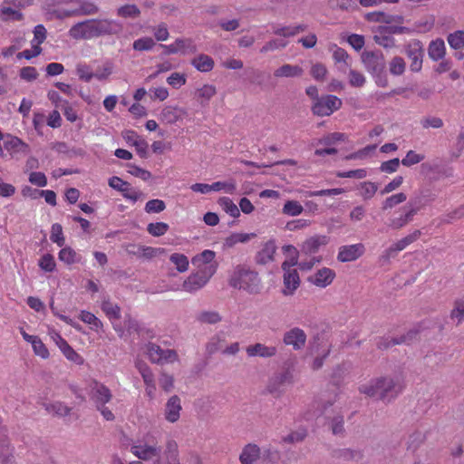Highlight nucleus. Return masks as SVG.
Here are the masks:
<instances>
[{
  "instance_id": "1",
  "label": "nucleus",
  "mask_w": 464,
  "mask_h": 464,
  "mask_svg": "<svg viewBox=\"0 0 464 464\" xmlns=\"http://www.w3.org/2000/svg\"><path fill=\"white\" fill-rule=\"evenodd\" d=\"M403 378L399 375H382L371 379L359 386L360 393L388 404L393 401L404 390Z\"/></svg>"
},
{
  "instance_id": "2",
  "label": "nucleus",
  "mask_w": 464,
  "mask_h": 464,
  "mask_svg": "<svg viewBox=\"0 0 464 464\" xmlns=\"http://www.w3.org/2000/svg\"><path fill=\"white\" fill-rule=\"evenodd\" d=\"M361 59L367 72L374 78L375 83L379 87H386L388 85V78L385 72L386 62L382 51L365 50L362 53Z\"/></svg>"
},
{
  "instance_id": "3",
  "label": "nucleus",
  "mask_w": 464,
  "mask_h": 464,
  "mask_svg": "<svg viewBox=\"0 0 464 464\" xmlns=\"http://www.w3.org/2000/svg\"><path fill=\"white\" fill-rule=\"evenodd\" d=\"M229 285L237 289H243L251 295L261 292V280L258 274L243 266H237L229 279Z\"/></svg>"
},
{
  "instance_id": "4",
  "label": "nucleus",
  "mask_w": 464,
  "mask_h": 464,
  "mask_svg": "<svg viewBox=\"0 0 464 464\" xmlns=\"http://www.w3.org/2000/svg\"><path fill=\"white\" fill-rule=\"evenodd\" d=\"M217 266L200 267L196 273H192L182 285L183 290L193 293L201 289L209 281L210 277L216 273Z\"/></svg>"
},
{
  "instance_id": "5",
  "label": "nucleus",
  "mask_w": 464,
  "mask_h": 464,
  "mask_svg": "<svg viewBox=\"0 0 464 464\" xmlns=\"http://www.w3.org/2000/svg\"><path fill=\"white\" fill-rule=\"evenodd\" d=\"M438 193L434 188L423 186L420 188L407 203V208H411L418 213L424 207L436 200Z\"/></svg>"
},
{
  "instance_id": "6",
  "label": "nucleus",
  "mask_w": 464,
  "mask_h": 464,
  "mask_svg": "<svg viewBox=\"0 0 464 464\" xmlns=\"http://www.w3.org/2000/svg\"><path fill=\"white\" fill-rule=\"evenodd\" d=\"M342 100L335 95H324L314 102L312 112L320 117L330 116L342 107Z\"/></svg>"
},
{
  "instance_id": "7",
  "label": "nucleus",
  "mask_w": 464,
  "mask_h": 464,
  "mask_svg": "<svg viewBox=\"0 0 464 464\" xmlns=\"http://www.w3.org/2000/svg\"><path fill=\"white\" fill-rule=\"evenodd\" d=\"M69 35L75 40L98 38L95 19L76 23L70 28Z\"/></svg>"
},
{
  "instance_id": "8",
  "label": "nucleus",
  "mask_w": 464,
  "mask_h": 464,
  "mask_svg": "<svg viewBox=\"0 0 464 464\" xmlns=\"http://www.w3.org/2000/svg\"><path fill=\"white\" fill-rule=\"evenodd\" d=\"M293 382V374L289 370L275 374L268 381L266 390L275 397H280L285 392V387Z\"/></svg>"
},
{
  "instance_id": "9",
  "label": "nucleus",
  "mask_w": 464,
  "mask_h": 464,
  "mask_svg": "<svg viewBox=\"0 0 464 464\" xmlns=\"http://www.w3.org/2000/svg\"><path fill=\"white\" fill-rule=\"evenodd\" d=\"M89 396L95 408L106 404L112 398L110 389L97 381L92 382Z\"/></svg>"
},
{
  "instance_id": "10",
  "label": "nucleus",
  "mask_w": 464,
  "mask_h": 464,
  "mask_svg": "<svg viewBox=\"0 0 464 464\" xmlns=\"http://www.w3.org/2000/svg\"><path fill=\"white\" fill-rule=\"evenodd\" d=\"M108 183L111 188L121 192L125 198L131 200L133 203L143 196L142 192L134 190L129 182L122 180L117 176L110 178Z\"/></svg>"
},
{
  "instance_id": "11",
  "label": "nucleus",
  "mask_w": 464,
  "mask_h": 464,
  "mask_svg": "<svg viewBox=\"0 0 464 464\" xmlns=\"http://www.w3.org/2000/svg\"><path fill=\"white\" fill-rule=\"evenodd\" d=\"M406 54L411 60V70L420 72L422 67V58L424 55L423 46L420 41L414 40L406 47Z\"/></svg>"
},
{
  "instance_id": "12",
  "label": "nucleus",
  "mask_w": 464,
  "mask_h": 464,
  "mask_svg": "<svg viewBox=\"0 0 464 464\" xmlns=\"http://www.w3.org/2000/svg\"><path fill=\"white\" fill-rule=\"evenodd\" d=\"M98 37L119 35L123 32V24L112 19H95Z\"/></svg>"
},
{
  "instance_id": "13",
  "label": "nucleus",
  "mask_w": 464,
  "mask_h": 464,
  "mask_svg": "<svg viewBox=\"0 0 464 464\" xmlns=\"http://www.w3.org/2000/svg\"><path fill=\"white\" fill-rule=\"evenodd\" d=\"M365 252L363 244L358 243L349 246H342L339 248L337 260L342 263L352 262L358 259Z\"/></svg>"
},
{
  "instance_id": "14",
  "label": "nucleus",
  "mask_w": 464,
  "mask_h": 464,
  "mask_svg": "<svg viewBox=\"0 0 464 464\" xmlns=\"http://www.w3.org/2000/svg\"><path fill=\"white\" fill-rule=\"evenodd\" d=\"M283 342L285 345H291L294 350H301L304 347L306 343V334L304 330L294 327L285 333Z\"/></svg>"
},
{
  "instance_id": "15",
  "label": "nucleus",
  "mask_w": 464,
  "mask_h": 464,
  "mask_svg": "<svg viewBox=\"0 0 464 464\" xmlns=\"http://www.w3.org/2000/svg\"><path fill=\"white\" fill-rule=\"evenodd\" d=\"M329 243V237L324 235L313 236L303 242L300 247L301 254L310 256L316 254L321 246Z\"/></svg>"
},
{
  "instance_id": "16",
  "label": "nucleus",
  "mask_w": 464,
  "mask_h": 464,
  "mask_svg": "<svg viewBox=\"0 0 464 464\" xmlns=\"http://www.w3.org/2000/svg\"><path fill=\"white\" fill-rule=\"evenodd\" d=\"M335 277L334 270L328 267L319 269L314 275L308 277V281L313 285L324 288L332 284Z\"/></svg>"
},
{
  "instance_id": "17",
  "label": "nucleus",
  "mask_w": 464,
  "mask_h": 464,
  "mask_svg": "<svg viewBox=\"0 0 464 464\" xmlns=\"http://www.w3.org/2000/svg\"><path fill=\"white\" fill-rule=\"evenodd\" d=\"M246 352L249 357L259 356L261 358H271L276 354L277 349L276 346H266L264 343H256L248 345Z\"/></svg>"
},
{
  "instance_id": "18",
  "label": "nucleus",
  "mask_w": 464,
  "mask_h": 464,
  "mask_svg": "<svg viewBox=\"0 0 464 464\" xmlns=\"http://www.w3.org/2000/svg\"><path fill=\"white\" fill-rule=\"evenodd\" d=\"M180 399L178 395L171 396L165 406V418L168 421L174 423L179 419L181 411Z\"/></svg>"
},
{
  "instance_id": "19",
  "label": "nucleus",
  "mask_w": 464,
  "mask_h": 464,
  "mask_svg": "<svg viewBox=\"0 0 464 464\" xmlns=\"http://www.w3.org/2000/svg\"><path fill=\"white\" fill-rule=\"evenodd\" d=\"M130 451L140 459L150 460L153 458H159L161 450L155 446L134 445L130 448Z\"/></svg>"
},
{
  "instance_id": "20",
  "label": "nucleus",
  "mask_w": 464,
  "mask_h": 464,
  "mask_svg": "<svg viewBox=\"0 0 464 464\" xmlns=\"http://www.w3.org/2000/svg\"><path fill=\"white\" fill-rule=\"evenodd\" d=\"M299 285L300 277L297 270L284 273V289L282 290L284 295H293Z\"/></svg>"
},
{
  "instance_id": "21",
  "label": "nucleus",
  "mask_w": 464,
  "mask_h": 464,
  "mask_svg": "<svg viewBox=\"0 0 464 464\" xmlns=\"http://www.w3.org/2000/svg\"><path fill=\"white\" fill-rule=\"evenodd\" d=\"M403 209L405 212L403 214H401L400 217L389 219V227L392 229H400L413 220L414 216L417 214L415 210L412 209L411 208H407V204L405 205Z\"/></svg>"
},
{
  "instance_id": "22",
  "label": "nucleus",
  "mask_w": 464,
  "mask_h": 464,
  "mask_svg": "<svg viewBox=\"0 0 464 464\" xmlns=\"http://www.w3.org/2000/svg\"><path fill=\"white\" fill-rule=\"evenodd\" d=\"M187 111L179 107H165L160 112V121L167 124H173L186 115Z\"/></svg>"
},
{
  "instance_id": "23",
  "label": "nucleus",
  "mask_w": 464,
  "mask_h": 464,
  "mask_svg": "<svg viewBox=\"0 0 464 464\" xmlns=\"http://www.w3.org/2000/svg\"><path fill=\"white\" fill-rule=\"evenodd\" d=\"M276 244L273 240L267 241L263 248L258 251L256 255V262L259 265H266L267 263L274 260V255L276 253Z\"/></svg>"
},
{
  "instance_id": "24",
  "label": "nucleus",
  "mask_w": 464,
  "mask_h": 464,
  "mask_svg": "<svg viewBox=\"0 0 464 464\" xmlns=\"http://www.w3.org/2000/svg\"><path fill=\"white\" fill-rule=\"evenodd\" d=\"M384 26L379 25L374 30L375 34L373 35L374 42L382 46L385 49H390L395 46L394 38L386 32L384 33Z\"/></svg>"
},
{
  "instance_id": "25",
  "label": "nucleus",
  "mask_w": 464,
  "mask_h": 464,
  "mask_svg": "<svg viewBox=\"0 0 464 464\" xmlns=\"http://www.w3.org/2000/svg\"><path fill=\"white\" fill-rule=\"evenodd\" d=\"M260 457V449L255 444H247L239 456L241 464H254Z\"/></svg>"
},
{
  "instance_id": "26",
  "label": "nucleus",
  "mask_w": 464,
  "mask_h": 464,
  "mask_svg": "<svg viewBox=\"0 0 464 464\" xmlns=\"http://www.w3.org/2000/svg\"><path fill=\"white\" fill-rule=\"evenodd\" d=\"M304 70L299 65H292L289 63H285L279 68H277L274 75L278 78L285 77V78H294L300 77L303 75Z\"/></svg>"
},
{
  "instance_id": "27",
  "label": "nucleus",
  "mask_w": 464,
  "mask_h": 464,
  "mask_svg": "<svg viewBox=\"0 0 464 464\" xmlns=\"http://www.w3.org/2000/svg\"><path fill=\"white\" fill-rule=\"evenodd\" d=\"M421 173L424 175L437 174L438 176L450 177L452 176L451 169L441 167L436 162H425L420 165Z\"/></svg>"
},
{
  "instance_id": "28",
  "label": "nucleus",
  "mask_w": 464,
  "mask_h": 464,
  "mask_svg": "<svg viewBox=\"0 0 464 464\" xmlns=\"http://www.w3.org/2000/svg\"><path fill=\"white\" fill-rule=\"evenodd\" d=\"M334 457L345 461H359L363 458V452L361 450L338 449L334 451Z\"/></svg>"
},
{
  "instance_id": "29",
  "label": "nucleus",
  "mask_w": 464,
  "mask_h": 464,
  "mask_svg": "<svg viewBox=\"0 0 464 464\" xmlns=\"http://www.w3.org/2000/svg\"><path fill=\"white\" fill-rule=\"evenodd\" d=\"M445 50L444 41L438 38L430 43L428 54L433 61H439L445 56Z\"/></svg>"
},
{
  "instance_id": "30",
  "label": "nucleus",
  "mask_w": 464,
  "mask_h": 464,
  "mask_svg": "<svg viewBox=\"0 0 464 464\" xmlns=\"http://www.w3.org/2000/svg\"><path fill=\"white\" fill-rule=\"evenodd\" d=\"M191 64L199 72H208L214 67V60L207 54H199L191 61Z\"/></svg>"
},
{
  "instance_id": "31",
  "label": "nucleus",
  "mask_w": 464,
  "mask_h": 464,
  "mask_svg": "<svg viewBox=\"0 0 464 464\" xmlns=\"http://www.w3.org/2000/svg\"><path fill=\"white\" fill-rule=\"evenodd\" d=\"M56 2H53V4H46L44 6V9L48 15L49 19H58V20H63L68 17H73V12L72 10H58L54 8V5H56Z\"/></svg>"
},
{
  "instance_id": "32",
  "label": "nucleus",
  "mask_w": 464,
  "mask_h": 464,
  "mask_svg": "<svg viewBox=\"0 0 464 464\" xmlns=\"http://www.w3.org/2000/svg\"><path fill=\"white\" fill-rule=\"evenodd\" d=\"M99 10L100 9L98 5H96L94 3L86 0H81L79 3V7L72 10L73 17L96 14Z\"/></svg>"
},
{
  "instance_id": "33",
  "label": "nucleus",
  "mask_w": 464,
  "mask_h": 464,
  "mask_svg": "<svg viewBox=\"0 0 464 464\" xmlns=\"http://www.w3.org/2000/svg\"><path fill=\"white\" fill-rule=\"evenodd\" d=\"M216 256V253L212 250H204L199 255H197L192 258V264L198 265V268L209 266L210 265H217V263H213V260Z\"/></svg>"
},
{
  "instance_id": "34",
  "label": "nucleus",
  "mask_w": 464,
  "mask_h": 464,
  "mask_svg": "<svg viewBox=\"0 0 464 464\" xmlns=\"http://www.w3.org/2000/svg\"><path fill=\"white\" fill-rule=\"evenodd\" d=\"M58 257L60 261L65 263L66 265L79 263L82 259L81 256L77 254L71 246L63 247L58 254Z\"/></svg>"
},
{
  "instance_id": "35",
  "label": "nucleus",
  "mask_w": 464,
  "mask_h": 464,
  "mask_svg": "<svg viewBox=\"0 0 464 464\" xmlns=\"http://www.w3.org/2000/svg\"><path fill=\"white\" fill-rule=\"evenodd\" d=\"M135 366L139 372L141 374L144 383L147 386H151L153 389H155L154 376L147 363L142 361H137L135 362Z\"/></svg>"
},
{
  "instance_id": "36",
  "label": "nucleus",
  "mask_w": 464,
  "mask_h": 464,
  "mask_svg": "<svg viewBox=\"0 0 464 464\" xmlns=\"http://www.w3.org/2000/svg\"><path fill=\"white\" fill-rule=\"evenodd\" d=\"M101 308L111 321L121 318V307L110 300L102 301Z\"/></svg>"
},
{
  "instance_id": "37",
  "label": "nucleus",
  "mask_w": 464,
  "mask_h": 464,
  "mask_svg": "<svg viewBox=\"0 0 464 464\" xmlns=\"http://www.w3.org/2000/svg\"><path fill=\"white\" fill-rule=\"evenodd\" d=\"M256 237L255 233H233L225 240L227 247H232L237 243H246Z\"/></svg>"
},
{
  "instance_id": "38",
  "label": "nucleus",
  "mask_w": 464,
  "mask_h": 464,
  "mask_svg": "<svg viewBox=\"0 0 464 464\" xmlns=\"http://www.w3.org/2000/svg\"><path fill=\"white\" fill-rule=\"evenodd\" d=\"M0 19L3 22L12 21H22L24 20V14L17 10H14L8 6H2L0 8Z\"/></svg>"
},
{
  "instance_id": "39",
  "label": "nucleus",
  "mask_w": 464,
  "mask_h": 464,
  "mask_svg": "<svg viewBox=\"0 0 464 464\" xmlns=\"http://www.w3.org/2000/svg\"><path fill=\"white\" fill-rule=\"evenodd\" d=\"M218 203L231 217L237 218L240 216L239 208L229 198L222 197L218 199Z\"/></svg>"
},
{
  "instance_id": "40",
  "label": "nucleus",
  "mask_w": 464,
  "mask_h": 464,
  "mask_svg": "<svg viewBox=\"0 0 464 464\" xmlns=\"http://www.w3.org/2000/svg\"><path fill=\"white\" fill-rule=\"evenodd\" d=\"M117 14L122 18H137L140 10L136 5H125L117 9Z\"/></svg>"
},
{
  "instance_id": "41",
  "label": "nucleus",
  "mask_w": 464,
  "mask_h": 464,
  "mask_svg": "<svg viewBox=\"0 0 464 464\" xmlns=\"http://www.w3.org/2000/svg\"><path fill=\"white\" fill-rule=\"evenodd\" d=\"M420 230H414L411 234L406 236L405 237L400 239L396 243L392 244L395 249L400 252L406 248L409 245L415 242L420 237Z\"/></svg>"
},
{
  "instance_id": "42",
  "label": "nucleus",
  "mask_w": 464,
  "mask_h": 464,
  "mask_svg": "<svg viewBox=\"0 0 464 464\" xmlns=\"http://www.w3.org/2000/svg\"><path fill=\"white\" fill-rule=\"evenodd\" d=\"M197 320L202 324H214L219 323L222 317L216 311H203L197 315Z\"/></svg>"
},
{
  "instance_id": "43",
  "label": "nucleus",
  "mask_w": 464,
  "mask_h": 464,
  "mask_svg": "<svg viewBox=\"0 0 464 464\" xmlns=\"http://www.w3.org/2000/svg\"><path fill=\"white\" fill-rule=\"evenodd\" d=\"M163 352L164 350L156 343H149L147 344V353L152 362H162Z\"/></svg>"
},
{
  "instance_id": "44",
  "label": "nucleus",
  "mask_w": 464,
  "mask_h": 464,
  "mask_svg": "<svg viewBox=\"0 0 464 464\" xmlns=\"http://www.w3.org/2000/svg\"><path fill=\"white\" fill-rule=\"evenodd\" d=\"M406 199L407 196L403 192L392 195L382 202V209L385 211L387 209L392 208L393 207L404 202Z\"/></svg>"
},
{
  "instance_id": "45",
  "label": "nucleus",
  "mask_w": 464,
  "mask_h": 464,
  "mask_svg": "<svg viewBox=\"0 0 464 464\" xmlns=\"http://www.w3.org/2000/svg\"><path fill=\"white\" fill-rule=\"evenodd\" d=\"M164 454L167 459V463L179 459L178 444L174 440H168L165 446Z\"/></svg>"
},
{
  "instance_id": "46",
  "label": "nucleus",
  "mask_w": 464,
  "mask_h": 464,
  "mask_svg": "<svg viewBox=\"0 0 464 464\" xmlns=\"http://www.w3.org/2000/svg\"><path fill=\"white\" fill-rule=\"evenodd\" d=\"M450 318L457 320V324H460L464 320V298H459L454 301L453 309L450 312Z\"/></svg>"
},
{
  "instance_id": "47",
  "label": "nucleus",
  "mask_w": 464,
  "mask_h": 464,
  "mask_svg": "<svg viewBox=\"0 0 464 464\" xmlns=\"http://www.w3.org/2000/svg\"><path fill=\"white\" fill-rule=\"evenodd\" d=\"M448 43L452 49L459 50L464 47V31L458 30L448 35Z\"/></svg>"
},
{
  "instance_id": "48",
  "label": "nucleus",
  "mask_w": 464,
  "mask_h": 464,
  "mask_svg": "<svg viewBox=\"0 0 464 464\" xmlns=\"http://www.w3.org/2000/svg\"><path fill=\"white\" fill-rule=\"evenodd\" d=\"M365 18L369 22L392 24L393 22V15L387 14L383 12H371L365 14Z\"/></svg>"
},
{
  "instance_id": "49",
  "label": "nucleus",
  "mask_w": 464,
  "mask_h": 464,
  "mask_svg": "<svg viewBox=\"0 0 464 464\" xmlns=\"http://www.w3.org/2000/svg\"><path fill=\"white\" fill-rule=\"evenodd\" d=\"M169 260L176 266L179 272L183 273L188 270V259L185 255L174 253L170 256Z\"/></svg>"
},
{
  "instance_id": "50",
  "label": "nucleus",
  "mask_w": 464,
  "mask_h": 464,
  "mask_svg": "<svg viewBox=\"0 0 464 464\" xmlns=\"http://www.w3.org/2000/svg\"><path fill=\"white\" fill-rule=\"evenodd\" d=\"M406 63L404 60L400 56H395L390 62V72L392 75L399 76L403 74L405 72Z\"/></svg>"
},
{
  "instance_id": "51",
  "label": "nucleus",
  "mask_w": 464,
  "mask_h": 464,
  "mask_svg": "<svg viewBox=\"0 0 464 464\" xmlns=\"http://www.w3.org/2000/svg\"><path fill=\"white\" fill-rule=\"evenodd\" d=\"M346 135L342 132H333L328 135L323 137L319 140V143L324 146H332L339 141H344L346 140Z\"/></svg>"
},
{
  "instance_id": "52",
  "label": "nucleus",
  "mask_w": 464,
  "mask_h": 464,
  "mask_svg": "<svg viewBox=\"0 0 464 464\" xmlns=\"http://www.w3.org/2000/svg\"><path fill=\"white\" fill-rule=\"evenodd\" d=\"M125 327L127 332L130 334L131 333L142 334L145 331V328L140 325V324L134 319L130 314L125 315L124 320Z\"/></svg>"
},
{
  "instance_id": "53",
  "label": "nucleus",
  "mask_w": 464,
  "mask_h": 464,
  "mask_svg": "<svg viewBox=\"0 0 464 464\" xmlns=\"http://www.w3.org/2000/svg\"><path fill=\"white\" fill-rule=\"evenodd\" d=\"M361 196L365 199L372 198L378 189V186L371 181H364L360 184Z\"/></svg>"
},
{
  "instance_id": "54",
  "label": "nucleus",
  "mask_w": 464,
  "mask_h": 464,
  "mask_svg": "<svg viewBox=\"0 0 464 464\" xmlns=\"http://www.w3.org/2000/svg\"><path fill=\"white\" fill-rule=\"evenodd\" d=\"M169 230V225L164 222L150 223L147 231L153 237L163 236Z\"/></svg>"
},
{
  "instance_id": "55",
  "label": "nucleus",
  "mask_w": 464,
  "mask_h": 464,
  "mask_svg": "<svg viewBox=\"0 0 464 464\" xmlns=\"http://www.w3.org/2000/svg\"><path fill=\"white\" fill-rule=\"evenodd\" d=\"M50 239L59 246H63L64 245L65 239L63 234V227L60 224H53Z\"/></svg>"
},
{
  "instance_id": "56",
  "label": "nucleus",
  "mask_w": 464,
  "mask_h": 464,
  "mask_svg": "<svg viewBox=\"0 0 464 464\" xmlns=\"http://www.w3.org/2000/svg\"><path fill=\"white\" fill-rule=\"evenodd\" d=\"M302 205L295 200H288L283 208V213L289 216H297L303 212Z\"/></svg>"
},
{
  "instance_id": "57",
  "label": "nucleus",
  "mask_w": 464,
  "mask_h": 464,
  "mask_svg": "<svg viewBox=\"0 0 464 464\" xmlns=\"http://www.w3.org/2000/svg\"><path fill=\"white\" fill-rule=\"evenodd\" d=\"M4 145L6 150H13L14 151H20L23 148L27 147V145L24 143L20 139L11 135L6 136V140H5Z\"/></svg>"
},
{
  "instance_id": "58",
  "label": "nucleus",
  "mask_w": 464,
  "mask_h": 464,
  "mask_svg": "<svg viewBox=\"0 0 464 464\" xmlns=\"http://www.w3.org/2000/svg\"><path fill=\"white\" fill-rule=\"evenodd\" d=\"M155 45V42L150 37H142L133 43V49L136 51H149Z\"/></svg>"
},
{
  "instance_id": "59",
  "label": "nucleus",
  "mask_w": 464,
  "mask_h": 464,
  "mask_svg": "<svg viewBox=\"0 0 464 464\" xmlns=\"http://www.w3.org/2000/svg\"><path fill=\"white\" fill-rule=\"evenodd\" d=\"M46 410L50 412H53L58 416H68L72 411L70 407L59 401L46 406Z\"/></svg>"
},
{
  "instance_id": "60",
  "label": "nucleus",
  "mask_w": 464,
  "mask_h": 464,
  "mask_svg": "<svg viewBox=\"0 0 464 464\" xmlns=\"http://www.w3.org/2000/svg\"><path fill=\"white\" fill-rule=\"evenodd\" d=\"M424 160V155L418 154L414 150H409L406 156L401 160V164L405 167H411L420 163Z\"/></svg>"
},
{
  "instance_id": "61",
  "label": "nucleus",
  "mask_w": 464,
  "mask_h": 464,
  "mask_svg": "<svg viewBox=\"0 0 464 464\" xmlns=\"http://www.w3.org/2000/svg\"><path fill=\"white\" fill-rule=\"evenodd\" d=\"M39 266L45 272H53L55 269L54 257L51 254H44L39 260Z\"/></svg>"
},
{
  "instance_id": "62",
  "label": "nucleus",
  "mask_w": 464,
  "mask_h": 464,
  "mask_svg": "<svg viewBox=\"0 0 464 464\" xmlns=\"http://www.w3.org/2000/svg\"><path fill=\"white\" fill-rule=\"evenodd\" d=\"M166 208V204L161 199H150L145 205L147 213H160Z\"/></svg>"
},
{
  "instance_id": "63",
  "label": "nucleus",
  "mask_w": 464,
  "mask_h": 464,
  "mask_svg": "<svg viewBox=\"0 0 464 464\" xmlns=\"http://www.w3.org/2000/svg\"><path fill=\"white\" fill-rule=\"evenodd\" d=\"M343 417L342 415H336L331 420V430L334 435H344L345 430L343 427Z\"/></svg>"
},
{
  "instance_id": "64",
  "label": "nucleus",
  "mask_w": 464,
  "mask_h": 464,
  "mask_svg": "<svg viewBox=\"0 0 464 464\" xmlns=\"http://www.w3.org/2000/svg\"><path fill=\"white\" fill-rule=\"evenodd\" d=\"M128 172L134 177L140 178L142 180H149L151 178V173L149 170L141 169L133 164H128Z\"/></svg>"
}]
</instances>
